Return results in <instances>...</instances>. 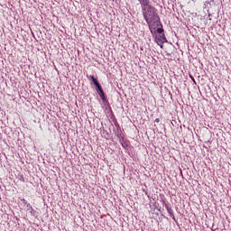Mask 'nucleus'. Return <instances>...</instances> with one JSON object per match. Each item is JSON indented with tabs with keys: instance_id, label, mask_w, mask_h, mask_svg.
Listing matches in <instances>:
<instances>
[{
	"instance_id": "obj_6",
	"label": "nucleus",
	"mask_w": 231,
	"mask_h": 231,
	"mask_svg": "<svg viewBox=\"0 0 231 231\" xmlns=\"http://www.w3.org/2000/svg\"><path fill=\"white\" fill-rule=\"evenodd\" d=\"M96 88H97V93L104 90L102 89V86L100 85V83H97V85H96Z\"/></svg>"
},
{
	"instance_id": "obj_7",
	"label": "nucleus",
	"mask_w": 231,
	"mask_h": 231,
	"mask_svg": "<svg viewBox=\"0 0 231 231\" xmlns=\"http://www.w3.org/2000/svg\"><path fill=\"white\" fill-rule=\"evenodd\" d=\"M156 124H160V118L155 119Z\"/></svg>"
},
{
	"instance_id": "obj_9",
	"label": "nucleus",
	"mask_w": 231,
	"mask_h": 231,
	"mask_svg": "<svg viewBox=\"0 0 231 231\" xmlns=\"http://www.w3.org/2000/svg\"><path fill=\"white\" fill-rule=\"evenodd\" d=\"M21 180H23V181H24V178L23 177H22Z\"/></svg>"
},
{
	"instance_id": "obj_3",
	"label": "nucleus",
	"mask_w": 231,
	"mask_h": 231,
	"mask_svg": "<svg viewBox=\"0 0 231 231\" xmlns=\"http://www.w3.org/2000/svg\"><path fill=\"white\" fill-rule=\"evenodd\" d=\"M152 33H153L154 35H156V33H158L157 35H165V33H163V28H162V27H157L156 29H155V32H152Z\"/></svg>"
},
{
	"instance_id": "obj_10",
	"label": "nucleus",
	"mask_w": 231,
	"mask_h": 231,
	"mask_svg": "<svg viewBox=\"0 0 231 231\" xmlns=\"http://www.w3.org/2000/svg\"><path fill=\"white\" fill-rule=\"evenodd\" d=\"M21 180H23V181H24V178L23 177H22Z\"/></svg>"
},
{
	"instance_id": "obj_8",
	"label": "nucleus",
	"mask_w": 231,
	"mask_h": 231,
	"mask_svg": "<svg viewBox=\"0 0 231 231\" xmlns=\"http://www.w3.org/2000/svg\"><path fill=\"white\" fill-rule=\"evenodd\" d=\"M137 1H138L140 4H142L143 0H137Z\"/></svg>"
},
{
	"instance_id": "obj_4",
	"label": "nucleus",
	"mask_w": 231,
	"mask_h": 231,
	"mask_svg": "<svg viewBox=\"0 0 231 231\" xmlns=\"http://www.w3.org/2000/svg\"><path fill=\"white\" fill-rule=\"evenodd\" d=\"M90 79H91L92 82L95 84V86H97V85L99 84V83H98V79H97L95 78V76H90Z\"/></svg>"
},
{
	"instance_id": "obj_5",
	"label": "nucleus",
	"mask_w": 231,
	"mask_h": 231,
	"mask_svg": "<svg viewBox=\"0 0 231 231\" xmlns=\"http://www.w3.org/2000/svg\"><path fill=\"white\" fill-rule=\"evenodd\" d=\"M98 93L102 100H106V95L104 94V90H100Z\"/></svg>"
},
{
	"instance_id": "obj_1",
	"label": "nucleus",
	"mask_w": 231,
	"mask_h": 231,
	"mask_svg": "<svg viewBox=\"0 0 231 231\" xmlns=\"http://www.w3.org/2000/svg\"><path fill=\"white\" fill-rule=\"evenodd\" d=\"M143 19L146 21L151 33H155L156 29L160 26V16L156 13V8L151 5V0H143L140 4Z\"/></svg>"
},
{
	"instance_id": "obj_2",
	"label": "nucleus",
	"mask_w": 231,
	"mask_h": 231,
	"mask_svg": "<svg viewBox=\"0 0 231 231\" xmlns=\"http://www.w3.org/2000/svg\"><path fill=\"white\" fill-rule=\"evenodd\" d=\"M155 42L161 48H163V43L167 42V38H165V34H155Z\"/></svg>"
}]
</instances>
